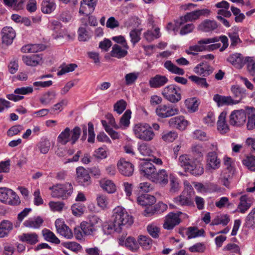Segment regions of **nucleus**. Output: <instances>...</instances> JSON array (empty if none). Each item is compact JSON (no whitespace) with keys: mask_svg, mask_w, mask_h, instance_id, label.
Returning <instances> with one entry per match:
<instances>
[{"mask_svg":"<svg viewBox=\"0 0 255 255\" xmlns=\"http://www.w3.org/2000/svg\"><path fill=\"white\" fill-rule=\"evenodd\" d=\"M113 221L116 226L122 230L124 226H130L133 223L132 216H130L126 210L121 206H118L113 210Z\"/></svg>","mask_w":255,"mask_h":255,"instance_id":"nucleus-1","label":"nucleus"},{"mask_svg":"<svg viewBox=\"0 0 255 255\" xmlns=\"http://www.w3.org/2000/svg\"><path fill=\"white\" fill-rule=\"evenodd\" d=\"M81 132V128L78 126L75 127L72 130L67 127L58 135L57 141L62 145H66L68 142L73 145L79 139Z\"/></svg>","mask_w":255,"mask_h":255,"instance_id":"nucleus-2","label":"nucleus"},{"mask_svg":"<svg viewBox=\"0 0 255 255\" xmlns=\"http://www.w3.org/2000/svg\"><path fill=\"white\" fill-rule=\"evenodd\" d=\"M133 130L136 137L144 141H151L155 136L152 127L147 124H136Z\"/></svg>","mask_w":255,"mask_h":255,"instance_id":"nucleus-3","label":"nucleus"},{"mask_svg":"<svg viewBox=\"0 0 255 255\" xmlns=\"http://www.w3.org/2000/svg\"><path fill=\"white\" fill-rule=\"evenodd\" d=\"M162 94L166 100L171 103H177L181 99V89L174 84H171L164 88Z\"/></svg>","mask_w":255,"mask_h":255,"instance_id":"nucleus-4","label":"nucleus"},{"mask_svg":"<svg viewBox=\"0 0 255 255\" xmlns=\"http://www.w3.org/2000/svg\"><path fill=\"white\" fill-rule=\"evenodd\" d=\"M0 201L11 206H17L20 203V200L16 193L6 187L0 188Z\"/></svg>","mask_w":255,"mask_h":255,"instance_id":"nucleus-5","label":"nucleus"},{"mask_svg":"<svg viewBox=\"0 0 255 255\" xmlns=\"http://www.w3.org/2000/svg\"><path fill=\"white\" fill-rule=\"evenodd\" d=\"M49 189L52 191L51 196L53 197L61 198L63 199L70 196L73 191L72 185L69 183L64 184H57L52 187H50Z\"/></svg>","mask_w":255,"mask_h":255,"instance_id":"nucleus-6","label":"nucleus"},{"mask_svg":"<svg viewBox=\"0 0 255 255\" xmlns=\"http://www.w3.org/2000/svg\"><path fill=\"white\" fill-rule=\"evenodd\" d=\"M210 12L211 11L207 8L198 9L188 12L180 17L179 21L176 22V25L177 26H180L188 21H193L198 19L200 16H208Z\"/></svg>","mask_w":255,"mask_h":255,"instance_id":"nucleus-7","label":"nucleus"},{"mask_svg":"<svg viewBox=\"0 0 255 255\" xmlns=\"http://www.w3.org/2000/svg\"><path fill=\"white\" fill-rule=\"evenodd\" d=\"M173 202L175 205L170 204V206L174 208H178L177 206H194L192 196H190L186 191H183L180 195L174 198Z\"/></svg>","mask_w":255,"mask_h":255,"instance_id":"nucleus-8","label":"nucleus"},{"mask_svg":"<svg viewBox=\"0 0 255 255\" xmlns=\"http://www.w3.org/2000/svg\"><path fill=\"white\" fill-rule=\"evenodd\" d=\"M155 112L159 117L166 118L177 115L179 109L172 105H160L157 107Z\"/></svg>","mask_w":255,"mask_h":255,"instance_id":"nucleus-9","label":"nucleus"},{"mask_svg":"<svg viewBox=\"0 0 255 255\" xmlns=\"http://www.w3.org/2000/svg\"><path fill=\"white\" fill-rule=\"evenodd\" d=\"M246 120L247 114L245 110H234L230 116L229 123L233 126L241 127L245 125Z\"/></svg>","mask_w":255,"mask_h":255,"instance_id":"nucleus-10","label":"nucleus"},{"mask_svg":"<svg viewBox=\"0 0 255 255\" xmlns=\"http://www.w3.org/2000/svg\"><path fill=\"white\" fill-rule=\"evenodd\" d=\"M227 60L236 68L241 69L247 62H251L252 58L250 57L244 58L240 53H233L229 55Z\"/></svg>","mask_w":255,"mask_h":255,"instance_id":"nucleus-11","label":"nucleus"},{"mask_svg":"<svg viewBox=\"0 0 255 255\" xmlns=\"http://www.w3.org/2000/svg\"><path fill=\"white\" fill-rule=\"evenodd\" d=\"M140 171L142 175L151 180L155 175L156 169L155 166L147 159L140 164Z\"/></svg>","mask_w":255,"mask_h":255,"instance_id":"nucleus-12","label":"nucleus"},{"mask_svg":"<svg viewBox=\"0 0 255 255\" xmlns=\"http://www.w3.org/2000/svg\"><path fill=\"white\" fill-rule=\"evenodd\" d=\"M55 227L58 233L66 239H70L73 237L71 230L60 219H58L55 222Z\"/></svg>","mask_w":255,"mask_h":255,"instance_id":"nucleus-13","label":"nucleus"},{"mask_svg":"<svg viewBox=\"0 0 255 255\" xmlns=\"http://www.w3.org/2000/svg\"><path fill=\"white\" fill-rule=\"evenodd\" d=\"M117 166L120 172L125 176H130L134 171L133 164L124 159H121L117 163Z\"/></svg>","mask_w":255,"mask_h":255,"instance_id":"nucleus-14","label":"nucleus"},{"mask_svg":"<svg viewBox=\"0 0 255 255\" xmlns=\"http://www.w3.org/2000/svg\"><path fill=\"white\" fill-rule=\"evenodd\" d=\"M49 27L53 31L52 35L55 39L64 37L66 36L69 38H70V35L66 33L65 29H63L62 28V24L59 21L57 20L52 21Z\"/></svg>","mask_w":255,"mask_h":255,"instance_id":"nucleus-15","label":"nucleus"},{"mask_svg":"<svg viewBox=\"0 0 255 255\" xmlns=\"http://www.w3.org/2000/svg\"><path fill=\"white\" fill-rule=\"evenodd\" d=\"M77 180L84 186H87L91 183V177L88 171L84 167L80 166L76 169Z\"/></svg>","mask_w":255,"mask_h":255,"instance_id":"nucleus-16","label":"nucleus"},{"mask_svg":"<svg viewBox=\"0 0 255 255\" xmlns=\"http://www.w3.org/2000/svg\"><path fill=\"white\" fill-rule=\"evenodd\" d=\"M181 222V220L178 217L177 214L170 212L166 216L163 227L166 230H171Z\"/></svg>","mask_w":255,"mask_h":255,"instance_id":"nucleus-17","label":"nucleus"},{"mask_svg":"<svg viewBox=\"0 0 255 255\" xmlns=\"http://www.w3.org/2000/svg\"><path fill=\"white\" fill-rule=\"evenodd\" d=\"M168 124L170 127L177 128L180 130H184L188 125V122L184 116H179L169 119Z\"/></svg>","mask_w":255,"mask_h":255,"instance_id":"nucleus-18","label":"nucleus"},{"mask_svg":"<svg viewBox=\"0 0 255 255\" xmlns=\"http://www.w3.org/2000/svg\"><path fill=\"white\" fill-rule=\"evenodd\" d=\"M97 0H82L81 1V6L79 13L89 15L92 13L96 5Z\"/></svg>","mask_w":255,"mask_h":255,"instance_id":"nucleus-19","label":"nucleus"},{"mask_svg":"<svg viewBox=\"0 0 255 255\" xmlns=\"http://www.w3.org/2000/svg\"><path fill=\"white\" fill-rule=\"evenodd\" d=\"M168 174L165 169H160L155 173L151 181L159 184L162 186L166 185L168 182Z\"/></svg>","mask_w":255,"mask_h":255,"instance_id":"nucleus-20","label":"nucleus"},{"mask_svg":"<svg viewBox=\"0 0 255 255\" xmlns=\"http://www.w3.org/2000/svg\"><path fill=\"white\" fill-rule=\"evenodd\" d=\"M2 42L8 45L11 44L15 37L14 30L11 27H4L1 30Z\"/></svg>","mask_w":255,"mask_h":255,"instance_id":"nucleus-21","label":"nucleus"},{"mask_svg":"<svg viewBox=\"0 0 255 255\" xmlns=\"http://www.w3.org/2000/svg\"><path fill=\"white\" fill-rule=\"evenodd\" d=\"M194 72L200 76L207 77L213 73V68L207 63L202 62L194 68Z\"/></svg>","mask_w":255,"mask_h":255,"instance_id":"nucleus-22","label":"nucleus"},{"mask_svg":"<svg viewBox=\"0 0 255 255\" xmlns=\"http://www.w3.org/2000/svg\"><path fill=\"white\" fill-rule=\"evenodd\" d=\"M168 81V79L165 76L157 74L150 78L149 84L151 88H158L165 85Z\"/></svg>","mask_w":255,"mask_h":255,"instance_id":"nucleus-23","label":"nucleus"},{"mask_svg":"<svg viewBox=\"0 0 255 255\" xmlns=\"http://www.w3.org/2000/svg\"><path fill=\"white\" fill-rule=\"evenodd\" d=\"M218 27L217 22L214 20L205 19L203 20L198 26V29L203 32H211Z\"/></svg>","mask_w":255,"mask_h":255,"instance_id":"nucleus-24","label":"nucleus"},{"mask_svg":"<svg viewBox=\"0 0 255 255\" xmlns=\"http://www.w3.org/2000/svg\"><path fill=\"white\" fill-rule=\"evenodd\" d=\"M18 239L20 241L30 245H34L39 241L38 236L35 233H23L18 236Z\"/></svg>","mask_w":255,"mask_h":255,"instance_id":"nucleus-25","label":"nucleus"},{"mask_svg":"<svg viewBox=\"0 0 255 255\" xmlns=\"http://www.w3.org/2000/svg\"><path fill=\"white\" fill-rule=\"evenodd\" d=\"M226 112H222L219 116L217 123L218 130L222 134L226 133L229 131V127L226 120Z\"/></svg>","mask_w":255,"mask_h":255,"instance_id":"nucleus-26","label":"nucleus"},{"mask_svg":"<svg viewBox=\"0 0 255 255\" xmlns=\"http://www.w3.org/2000/svg\"><path fill=\"white\" fill-rule=\"evenodd\" d=\"M192 175L199 176L204 173L203 165L201 162L197 160H194L191 164L187 169Z\"/></svg>","mask_w":255,"mask_h":255,"instance_id":"nucleus-27","label":"nucleus"},{"mask_svg":"<svg viewBox=\"0 0 255 255\" xmlns=\"http://www.w3.org/2000/svg\"><path fill=\"white\" fill-rule=\"evenodd\" d=\"M185 234L188 239H191L199 237H204L205 233L204 229L199 230L197 227H189L185 229Z\"/></svg>","mask_w":255,"mask_h":255,"instance_id":"nucleus-28","label":"nucleus"},{"mask_svg":"<svg viewBox=\"0 0 255 255\" xmlns=\"http://www.w3.org/2000/svg\"><path fill=\"white\" fill-rule=\"evenodd\" d=\"M231 91L233 94L234 104L239 103L245 96L246 90L238 85H234L231 87Z\"/></svg>","mask_w":255,"mask_h":255,"instance_id":"nucleus-29","label":"nucleus"},{"mask_svg":"<svg viewBox=\"0 0 255 255\" xmlns=\"http://www.w3.org/2000/svg\"><path fill=\"white\" fill-rule=\"evenodd\" d=\"M220 40L223 43V46L220 49V51H224L228 46V39L225 35H222L220 37H215L213 38H205V40L200 41L202 43H215Z\"/></svg>","mask_w":255,"mask_h":255,"instance_id":"nucleus-30","label":"nucleus"},{"mask_svg":"<svg viewBox=\"0 0 255 255\" xmlns=\"http://www.w3.org/2000/svg\"><path fill=\"white\" fill-rule=\"evenodd\" d=\"M207 165L211 169H216L220 166V160L215 152H210L207 156Z\"/></svg>","mask_w":255,"mask_h":255,"instance_id":"nucleus-31","label":"nucleus"},{"mask_svg":"<svg viewBox=\"0 0 255 255\" xmlns=\"http://www.w3.org/2000/svg\"><path fill=\"white\" fill-rule=\"evenodd\" d=\"M213 100L217 103L218 107L234 104L233 99L231 96H225L219 94H215L214 96Z\"/></svg>","mask_w":255,"mask_h":255,"instance_id":"nucleus-32","label":"nucleus"},{"mask_svg":"<svg viewBox=\"0 0 255 255\" xmlns=\"http://www.w3.org/2000/svg\"><path fill=\"white\" fill-rule=\"evenodd\" d=\"M46 46L41 44H31L23 46L21 48V51L23 53H36L44 50Z\"/></svg>","mask_w":255,"mask_h":255,"instance_id":"nucleus-33","label":"nucleus"},{"mask_svg":"<svg viewBox=\"0 0 255 255\" xmlns=\"http://www.w3.org/2000/svg\"><path fill=\"white\" fill-rule=\"evenodd\" d=\"M137 200L138 204L143 206L152 205L156 202L155 198L149 194H142L137 197Z\"/></svg>","mask_w":255,"mask_h":255,"instance_id":"nucleus-34","label":"nucleus"},{"mask_svg":"<svg viewBox=\"0 0 255 255\" xmlns=\"http://www.w3.org/2000/svg\"><path fill=\"white\" fill-rule=\"evenodd\" d=\"M128 49H122L118 44H115L112 47V50L110 52L112 57L119 59L125 57L128 54Z\"/></svg>","mask_w":255,"mask_h":255,"instance_id":"nucleus-35","label":"nucleus"},{"mask_svg":"<svg viewBox=\"0 0 255 255\" xmlns=\"http://www.w3.org/2000/svg\"><path fill=\"white\" fill-rule=\"evenodd\" d=\"M251 204L248 202L247 195H243L240 198V203L235 212H240L244 214L251 207Z\"/></svg>","mask_w":255,"mask_h":255,"instance_id":"nucleus-36","label":"nucleus"},{"mask_svg":"<svg viewBox=\"0 0 255 255\" xmlns=\"http://www.w3.org/2000/svg\"><path fill=\"white\" fill-rule=\"evenodd\" d=\"M205 39H201L198 42V44L191 46L188 49L186 50V53L188 54L195 55L197 54L198 52H202L206 51L205 45L204 44H207L208 43H201L200 41L205 40Z\"/></svg>","mask_w":255,"mask_h":255,"instance_id":"nucleus-37","label":"nucleus"},{"mask_svg":"<svg viewBox=\"0 0 255 255\" xmlns=\"http://www.w3.org/2000/svg\"><path fill=\"white\" fill-rule=\"evenodd\" d=\"M164 67L170 72L179 75H183L184 70L174 64L171 61H166L164 63Z\"/></svg>","mask_w":255,"mask_h":255,"instance_id":"nucleus-38","label":"nucleus"},{"mask_svg":"<svg viewBox=\"0 0 255 255\" xmlns=\"http://www.w3.org/2000/svg\"><path fill=\"white\" fill-rule=\"evenodd\" d=\"M43 223V219L40 217H37L34 219H29L26 220L24 222L23 225L26 227L38 229L40 227Z\"/></svg>","mask_w":255,"mask_h":255,"instance_id":"nucleus-39","label":"nucleus"},{"mask_svg":"<svg viewBox=\"0 0 255 255\" xmlns=\"http://www.w3.org/2000/svg\"><path fill=\"white\" fill-rule=\"evenodd\" d=\"M22 60L27 65L35 66L41 62L42 58L37 54L32 56H23Z\"/></svg>","mask_w":255,"mask_h":255,"instance_id":"nucleus-40","label":"nucleus"},{"mask_svg":"<svg viewBox=\"0 0 255 255\" xmlns=\"http://www.w3.org/2000/svg\"><path fill=\"white\" fill-rule=\"evenodd\" d=\"M56 95L55 91H49L42 95L39 99V101L42 104L47 105L55 100Z\"/></svg>","mask_w":255,"mask_h":255,"instance_id":"nucleus-41","label":"nucleus"},{"mask_svg":"<svg viewBox=\"0 0 255 255\" xmlns=\"http://www.w3.org/2000/svg\"><path fill=\"white\" fill-rule=\"evenodd\" d=\"M103 231L105 234L110 235L114 232L120 233L121 229L116 226L113 221V223L106 222L103 225Z\"/></svg>","mask_w":255,"mask_h":255,"instance_id":"nucleus-42","label":"nucleus"},{"mask_svg":"<svg viewBox=\"0 0 255 255\" xmlns=\"http://www.w3.org/2000/svg\"><path fill=\"white\" fill-rule=\"evenodd\" d=\"M56 7L53 0H43L41 4V11L44 13H51Z\"/></svg>","mask_w":255,"mask_h":255,"instance_id":"nucleus-43","label":"nucleus"},{"mask_svg":"<svg viewBox=\"0 0 255 255\" xmlns=\"http://www.w3.org/2000/svg\"><path fill=\"white\" fill-rule=\"evenodd\" d=\"M42 235L44 239L48 242L55 244H59L60 243V240L49 230L44 229L42 231Z\"/></svg>","mask_w":255,"mask_h":255,"instance_id":"nucleus-44","label":"nucleus"},{"mask_svg":"<svg viewBox=\"0 0 255 255\" xmlns=\"http://www.w3.org/2000/svg\"><path fill=\"white\" fill-rule=\"evenodd\" d=\"M242 163L250 171H255V156L253 155L246 156L242 160Z\"/></svg>","mask_w":255,"mask_h":255,"instance_id":"nucleus-45","label":"nucleus"},{"mask_svg":"<svg viewBox=\"0 0 255 255\" xmlns=\"http://www.w3.org/2000/svg\"><path fill=\"white\" fill-rule=\"evenodd\" d=\"M244 227L252 229L255 227V208H254L246 217Z\"/></svg>","mask_w":255,"mask_h":255,"instance_id":"nucleus-46","label":"nucleus"},{"mask_svg":"<svg viewBox=\"0 0 255 255\" xmlns=\"http://www.w3.org/2000/svg\"><path fill=\"white\" fill-rule=\"evenodd\" d=\"M229 216L227 214H223L217 216L212 222V225H222L226 226L230 222Z\"/></svg>","mask_w":255,"mask_h":255,"instance_id":"nucleus-47","label":"nucleus"},{"mask_svg":"<svg viewBox=\"0 0 255 255\" xmlns=\"http://www.w3.org/2000/svg\"><path fill=\"white\" fill-rule=\"evenodd\" d=\"M102 189L108 193H113L116 190V187L114 182L110 180H107L101 182Z\"/></svg>","mask_w":255,"mask_h":255,"instance_id":"nucleus-48","label":"nucleus"},{"mask_svg":"<svg viewBox=\"0 0 255 255\" xmlns=\"http://www.w3.org/2000/svg\"><path fill=\"white\" fill-rule=\"evenodd\" d=\"M152 241V240L148 236L140 235L138 237V244L144 249L148 250L151 247Z\"/></svg>","mask_w":255,"mask_h":255,"instance_id":"nucleus-49","label":"nucleus"},{"mask_svg":"<svg viewBox=\"0 0 255 255\" xmlns=\"http://www.w3.org/2000/svg\"><path fill=\"white\" fill-rule=\"evenodd\" d=\"M178 137V133L175 131H164L161 138L166 142H172Z\"/></svg>","mask_w":255,"mask_h":255,"instance_id":"nucleus-50","label":"nucleus"},{"mask_svg":"<svg viewBox=\"0 0 255 255\" xmlns=\"http://www.w3.org/2000/svg\"><path fill=\"white\" fill-rule=\"evenodd\" d=\"M125 245L128 249L132 252L136 251L139 248V244L132 237H128L125 241Z\"/></svg>","mask_w":255,"mask_h":255,"instance_id":"nucleus-51","label":"nucleus"},{"mask_svg":"<svg viewBox=\"0 0 255 255\" xmlns=\"http://www.w3.org/2000/svg\"><path fill=\"white\" fill-rule=\"evenodd\" d=\"M178 161L180 165L185 167V169L187 170L194 160L190 158L189 155L183 154L179 156Z\"/></svg>","mask_w":255,"mask_h":255,"instance_id":"nucleus-52","label":"nucleus"},{"mask_svg":"<svg viewBox=\"0 0 255 255\" xmlns=\"http://www.w3.org/2000/svg\"><path fill=\"white\" fill-rule=\"evenodd\" d=\"M78 39L80 41H86L91 37L86 27H80L78 30Z\"/></svg>","mask_w":255,"mask_h":255,"instance_id":"nucleus-53","label":"nucleus"},{"mask_svg":"<svg viewBox=\"0 0 255 255\" xmlns=\"http://www.w3.org/2000/svg\"><path fill=\"white\" fill-rule=\"evenodd\" d=\"M51 143L47 139H44L37 144V147L42 154L47 153L50 148Z\"/></svg>","mask_w":255,"mask_h":255,"instance_id":"nucleus-54","label":"nucleus"},{"mask_svg":"<svg viewBox=\"0 0 255 255\" xmlns=\"http://www.w3.org/2000/svg\"><path fill=\"white\" fill-rule=\"evenodd\" d=\"M189 79L202 87L208 88L209 87V84L207 83L206 79L205 78L192 75L189 77Z\"/></svg>","mask_w":255,"mask_h":255,"instance_id":"nucleus-55","label":"nucleus"},{"mask_svg":"<svg viewBox=\"0 0 255 255\" xmlns=\"http://www.w3.org/2000/svg\"><path fill=\"white\" fill-rule=\"evenodd\" d=\"M77 67L76 64H63L61 66V69L58 72L57 75H62L66 73L73 71Z\"/></svg>","mask_w":255,"mask_h":255,"instance_id":"nucleus-56","label":"nucleus"},{"mask_svg":"<svg viewBox=\"0 0 255 255\" xmlns=\"http://www.w3.org/2000/svg\"><path fill=\"white\" fill-rule=\"evenodd\" d=\"M141 29H134L129 33V36L131 38V42L134 45L140 40Z\"/></svg>","mask_w":255,"mask_h":255,"instance_id":"nucleus-57","label":"nucleus"},{"mask_svg":"<svg viewBox=\"0 0 255 255\" xmlns=\"http://www.w3.org/2000/svg\"><path fill=\"white\" fill-rule=\"evenodd\" d=\"M131 112L130 110H127L120 119V124L121 126L125 128L128 127L130 124L129 120L131 118Z\"/></svg>","mask_w":255,"mask_h":255,"instance_id":"nucleus-58","label":"nucleus"},{"mask_svg":"<svg viewBox=\"0 0 255 255\" xmlns=\"http://www.w3.org/2000/svg\"><path fill=\"white\" fill-rule=\"evenodd\" d=\"M81 228L85 235H90L96 230L95 228L92 226L89 222H82L81 224Z\"/></svg>","mask_w":255,"mask_h":255,"instance_id":"nucleus-59","label":"nucleus"},{"mask_svg":"<svg viewBox=\"0 0 255 255\" xmlns=\"http://www.w3.org/2000/svg\"><path fill=\"white\" fill-rule=\"evenodd\" d=\"M138 149L140 154L143 156H149L152 153V150L149 145L145 143L140 144L138 147Z\"/></svg>","mask_w":255,"mask_h":255,"instance_id":"nucleus-60","label":"nucleus"},{"mask_svg":"<svg viewBox=\"0 0 255 255\" xmlns=\"http://www.w3.org/2000/svg\"><path fill=\"white\" fill-rule=\"evenodd\" d=\"M185 104L187 108L191 110L192 112H195L198 109L199 104L195 98L186 100Z\"/></svg>","mask_w":255,"mask_h":255,"instance_id":"nucleus-61","label":"nucleus"},{"mask_svg":"<svg viewBox=\"0 0 255 255\" xmlns=\"http://www.w3.org/2000/svg\"><path fill=\"white\" fill-rule=\"evenodd\" d=\"M97 204L103 209L107 208L108 204V200L106 196L102 194H98L96 198Z\"/></svg>","mask_w":255,"mask_h":255,"instance_id":"nucleus-62","label":"nucleus"},{"mask_svg":"<svg viewBox=\"0 0 255 255\" xmlns=\"http://www.w3.org/2000/svg\"><path fill=\"white\" fill-rule=\"evenodd\" d=\"M127 103L124 100L118 101L114 106V110L119 114H121L127 107Z\"/></svg>","mask_w":255,"mask_h":255,"instance_id":"nucleus-63","label":"nucleus"},{"mask_svg":"<svg viewBox=\"0 0 255 255\" xmlns=\"http://www.w3.org/2000/svg\"><path fill=\"white\" fill-rule=\"evenodd\" d=\"M147 230L149 234L154 238L159 237L160 229L153 224L149 225L147 227Z\"/></svg>","mask_w":255,"mask_h":255,"instance_id":"nucleus-64","label":"nucleus"}]
</instances>
